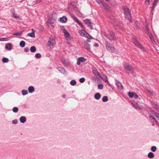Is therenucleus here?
I'll return each mask as SVG.
<instances>
[{"label":"nucleus","mask_w":159,"mask_h":159,"mask_svg":"<svg viewBox=\"0 0 159 159\" xmlns=\"http://www.w3.org/2000/svg\"><path fill=\"white\" fill-rule=\"evenodd\" d=\"M123 9L125 18L128 20L130 23L132 22V21L130 11L129 8H128L126 6H124L123 7Z\"/></svg>","instance_id":"obj_1"},{"label":"nucleus","mask_w":159,"mask_h":159,"mask_svg":"<svg viewBox=\"0 0 159 159\" xmlns=\"http://www.w3.org/2000/svg\"><path fill=\"white\" fill-rule=\"evenodd\" d=\"M133 42L134 45L142 50L146 52V49L144 48L143 46L139 42L137 39V37L134 36L133 38Z\"/></svg>","instance_id":"obj_2"},{"label":"nucleus","mask_w":159,"mask_h":159,"mask_svg":"<svg viewBox=\"0 0 159 159\" xmlns=\"http://www.w3.org/2000/svg\"><path fill=\"white\" fill-rule=\"evenodd\" d=\"M56 43V41L54 38H50L47 42L46 46L49 49H51L53 48Z\"/></svg>","instance_id":"obj_3"},{"label":"nucleus","mask_w":159,"mask_h":159,"mask_svg":"<svg viewBox=\"0 0 159 159\" xmlns=\"http://www.w3.org/2000/svg\"><path fill=\"white\" fill-rule=\"evenodd\" d=\"M103 35L110 40H115L116 39V37L115 34L112 31H111L109 34L106 32H104Z\"/></svg>","instance_id":"obj_4"},{"label":"nucleus","mask_w":159,"mask_h":159,"mask_svg":"<svg viewBox=\"0 0 159 159\" xmlns=\"http://www.w3.org/2000/svg\"><path fill=\"white\" fill-rule=\"evenodd\" d=\"M123 66L126 71H129L130 73H133L134 70V69L129 63L124 62L123 63Z\"/></svg>","instance_id":"obj_5"},{"label":"nucleus","mask_w":159,"mask_h":159,"mask_svg":"<svg viewBox=\"0 0 159 159\" xmlns=\"http://www.w3.org/2000/svg\"><path fill=\"white\" fill-rule=\"evenodd\" d=\"M106 48L107 50L110 52H113L115 53H116L117 52V51L115 48L114 47L112 46L111 44L109 42H106Z\"/></svg>","instance_id":"obj_6"},{"label":"nucleus","mask_w":159,"mask_h":159,"mask_svg":"<svg viewBox=\"0 0 159 159\" xmlns=\"http://www.w3.org/2000/svg\"><path fill=\"white\" fill-rule=\"evenodd\" d=\"M80 34L83 37L87 38L88 39H91L92 37L84 30H81L79 31Z\"/></svg>","instance_id":"obj_7"},{"label":"nucleus","mask_w":159,"mask_h":159,"mask_svg":"<svg viewBox=\"0 0 159 159\" xmlns=\"http://www.w3.org/2000/svg\"><path fill=\"white\" fill-rule=\"evenodd\" d=\"M64 34V37L66 40L67 41H69L70 40L71 36L69 33L65 28L62 30Z\"/></svg>","instance_id":"obj_8"},{"label":"nucleus","mask_w":159,"mask_h":159,"mask_svg":"<svg viewBox=\"0 0 159 159\" xmlns=\"http://www.w3.org/2000/svg\"><path fill=\"white\" fill-rule=\"evenodd\" d=\"M72 18L75 21L78 25L80 26L82 28L84 29V26L82 25V23H81L74 15H72L71 16Z\"/></svg>","instance_id":"obj_9"},{"label":"nucleus","mask_w":159,"mask_h":159,"mask_svg":"<svg viewBox=\"0 0 159 159\" xmlns=\"http://www.w3.org/2000/svg\"><path fill=\"white\" fill-rule=\"evenodd\" d=\"M83 22L85 24L87 25V26L89 27L91 30L93 29L92 23L88 19H85L83 21Z\"/></svg>","instance_id":"obj_10"},{"label":"nucleus","mask_w":159,"mask_h":159,"mask_svg":"<svg viewBox=\"0 0 159 159\" xmlns=\"http://www.w3.org/2000/svg\"><path fill=\"white\" fill-rule=\"evenodd\" d=\"M83 22L85 24L87 25V26L89 27L91 30L93 29L92 23L88 19H85L83 21Z\"/></svg>","instance_id":"obj_11"},{"label":"nucleus","mask_w":159,"mask_h":159,"mask_svg":"<svg viewBox=\"0 0 159 159\" xmlns=\"http://www.w3.org/2000/svg\"><path fill=\"white\" fill-rule=\"evenodd\" d=\"M83 22L85 24L87 25V26L89 27L91 30L93 29L92 23L88 19H85L83 21Z\"/></svg>","instance_id":"obj_12"},{"label":"nucleus","mask_w":159,"mask_h":159,"mask_svg":"<svg viewBox=\"0 0 159 159\" xmlns=\"http://www.w3.org/2000/svg\"><path fill=\"white\" fill-rule=\"evenodd\" d=\"M128 95L129 97L131 98L134 97V98L136 99L138 97V95L134 92H129Z\"/></svg>","instance_id":"obj_13"},{"label":"nucleus","mask_w":159,"mask_h":159,"mask_svg":"<svg viewBox=\"0 0 159 159\" xmlns=\"http://www.w3.org/2000/svg\"><path fill=\"white\" fill-rule=\"evenodd\" d=\"M149 119L152 123V126H154L155 124L157 125V120L153 116H149Z\"/></svg>","instance_id":"obj_14"},{"label":"nucleus","mask_w":159,"mask_h":159,"mask_svg":"<svg viewBox=\"0 0 159 159\" xmlns=\"http://www.w3.org/2000/svg\"><path fill=\"white\" fill-rule=\"evenodd\" d=\"M132 104L133 107L136 109L139 110L141 109H142V107L139 105L138 103L137 102H136L134 101H132Z\"/></svg>","instance_id":"obj_15"},{"label":"nucleus","mask_w":159,"mask_h":159,"mask_svg":"<svg viewBox=\"0 0 159 159\" xmlns=\"http://www.w3.org/2000/svg\"><path fill=\"white\" fill-rule=\"evenodd\" d=\"M100 6L103 7L106 11H108L110 10V7L104 2L102 3Z\"/></svg>","instance_id":"obj_16"},{"label":"nucleus","mask_w":159,"mask_h":159,"mask_svg":"<svg viewBox=\"0 0 159 159\" xmlns=\"http://www.w3.org/2000/svg\"><path fill=\"white\" fill-rule=\"evenodd\" d=\"M116 84L117 87L120 89H122L123 88V87L122 84L119 81L115 80Z\"/></svg>","instance_id":"obj_17"},{"label":"nucleus","mask_w":159,"mask_h":159,"mask_svg":"<svg viewBox=\"0 0 159 159\" xmlns=\"http://www.w3.org/2000/svg\"><path fill=\"white\" fill-rule=\"evenodd\" d=\"M47 23L48 26L50 28L53 27L54 26V23L51 20H49L48 21Z\"/></svg>","instance_id":"obj_18"},{"label":"nucleus","mask_w":159,"mask_h":159,"mask_svg":"<svg viewBox=\"0 0 159 159\" xmlns=\"http://www.w3.org/2000/svg\"><path fill=\"white\" fill-rule=\"evenodd\" d=\"M93 73L95 75L99 76L100 75V73L98 72V70L95 68H93L92 69Z\"/></svg>","instance_id":"obj_19"},{"label":"nucleus","mask_w":159,"mask_h":159,"mask_svg":"<svg viewBox=\"0 0 159 159\" xmlns=\"http://www.w3.org/2000/svg\"><path fill=\"white\" fill-rule=\"evenodd\" d=\"M60 21L62 23H65L67 21V18L66 16H63L60 18Z\"/></svg>","instance_id":"obj_20"},{"label":"nucleus","mask_w":159,"mask_h":159,"mask_svg":"<svg viewBox=\"0 0 159 159\" xmlns=\"http://www.w3.org/2000/svg\"><path fill=\"white\" fill-rule=\"evenodd\" d=\"M159 1V0H154V2L152 4V11L153 10L155 7L157 5L158 2Z\"/></svg>","instance_id":"obj_21"},{"label":"nucleus","mask_w":159,"mask_h":159,"mask_svg":"<svg viewBox=\"0 0 159 159\" xmlns=\"http://www.w3.org/2000/svg\"><path fill=\"white\" fill-rule=\"evenodd\" d=\"M84 46L85 49L90 50V47L89 44L86 41L84 42Z\"/></svg>","instance_id":"obj_22"},{"label":"nucleus","mask_w":159,"mask_h":159,"mask_svg":"<svg viewBox=\"0 0 159 159\" xmlns=\"http://www.w3.org/2000/svg\"><path fill=\"white\" fill-rule=\"evenodd\" d=\"M32 32L29 33L28 34V36H30L31 37L34 38L35 37V35L34 34L35 31L33 29H32Z\"/></svg>","instance_id":"obj_23"},{"label":"nucleus","mask_w":159,"mask_h":159,"mask_svg":"<svg viewBox=\"0 0 159 159\" xmlns=\"http://www.w3.org/2000/svg\"><path fill=\"white\" fill-rule=\"evenodd\" d=\"M20 120L21 123H24L26 121V118L25 116H22L20 118Z\"/></svg>","instance_id":"obj_24"},{"label":"nucleus","mask_w":159,"mask_h":159,"mask_svg":"<svg viewBox=\"0 0 159 159\" xmlns=\"http://www.w3.org/2000/svg\"><path fill=\"white\" fill-rule=\"evenodd\" d=\"M11 44L10 43H8L5 45V48L6 49H8L10 51L11 50Z\"/></svg>","instance_id":"obj_25"},{"label":"nucleus","mask_w":159,"mask_h":159,"mask_svg":"<svg viewBox=\"0 0 159 159\" xmlns=\"http://www.w3.org/2000/svg\"><path fill=\"white\" fill-rule=\"evenodd\" d=\"M58 70L62 73L65 74L66 73V71L64 69L61 67H58Z\"/></svg>","instance_id":"obj_26"},{"label":"nucleus","mask_w":159,"mask_h":159,"mask_svg":"<svg viewBox=\"0 0 159 159\" xmlns=\"http://www.w3.org/2000/svg\"><path fill=\"white\" fill-rule=\"evenodd\" d=\"M94 98L96 100H99L101 98V95L99 93H97L94 95Z\"/></svg>","instance_id":"obj_27"},{"label":"nucleus","mask_w":159,"mask_h":159,"mask_svg":"<svg viewBox=\"0 0 159 159\" xmlns=\"http://www.w3.org/2000/svg\"><path fill=\"white\" fill-rule=\"evenodd\" d=\"M151 112L152 114H153L157 118V119H159V114L156 112L152 110L151 111Z\"/></svg>","instance_id":"obj_28"},{"label":"nucleus","mask_w":159,"mask_h":159,"mask_svg":"<svg viewBox=\"0 0 159 159\" xmlns=\"http://www.w3.org/2000/svg\"><path fill=\"white\" fill-rule=\"evenodd\" d=\"M101 79L102 80L105 82H108L107 77L105 75H103L101 77Z\"/></svg>","instance_id":"obj_29"},{"label":"nucleus","mask_w":159,"mask_h":159,"mask_svg":"<svg viewBox=\"0 0 159 159\" xmlns=\"http://www.w3.org/2000/svg\"><path fill=\"white\" fill-rule=\"evenodd\" d=\"M28 90L29 93H32L34 91V89L33 86H30L28 88Z\"/></svg>","instance_id":"obj_30"},{"label":"nucleus","mask_w":159,"mask_h":159,"mask_svg":"<svg viewBox=\"0 0 159 159\" xmlns=\"http://www.w3.org/2000/svg\"><path fill=\"white\" fill-rule=\"evenodd\" d=\"M148 158H152L154 157V154L151 152H149L148 155Z\"/></svg>","instance_id":"obj_31"},{"label":"nucleus","mask_w":159,"mask_h":159,"mask_svg":"<svg viewBox=\"0 0 159 159\" xmlns=\"http://www.w3.org/2000/svg\"><path fill=\"white\" fill-rule=\"evenodd\" d=\"M30 51L32 52H35L36 50V47L34 46H32L30 48Z\"/></svg>","instance_id":"obj_32"},{"label":"nucleus","mask_w":159,"mask_h":159,"mask_svg":"<svg viewBox=\"0 0 159 159\" xmlns=\"http://www.w3.org/2000/svg\"><path fill=\"white\" fill-rule=\"evenodd\" d=\"M62 63L66 66L69 65V62L67 60H61Z\"/></svg>","instance_id":"obj_33"},{"label":"nucleus","mask_w":159,"mask_h":159,"mask_svg":"<svg viewBox=\"0 0 159 159\" xmlns=\"http://www.w3.org/2000/svg\"><path fill=\"white\" fill-rule=\"evenodd\" d=\"M25 43L24 41H21L20 42V46L21 47L23 48L25 46Z\"/></svg>","instance_id":"obj_34"},{"label":"nucleus","mask_w":159,"mask_h":159,"mask_svg":"<svg viewBox=\"0 0 159 159\" xmlns=\"http://www.w3.org/2000/svg\"><path fill=\"white\" fill-rule=\"evenodd\" d=\"M13 15L12 17L13 18L16 19L18 20H22V19L20 18V17L19 16H16L15 15L16 14L15 13H13Z\"/></svg>","instance_id":"obj_35"},{"label":"nucleus","mask_w":159,"mask_h":159,"mask_svg":"<svg viewBox=\"0 0 159 159\" xmlns=\"http://www.w3.org/2000/svg\"><path fill=\"white\" fill-rule=\"evenodd\" d=\"M153 105L154 108H155L157 111L159 112V105L155 104H153Z\"/></svg>","instance_id":"obj_36"},{"label":"nucleus","mask_w":159,"mask_h":159,"mask_svg":"<svg viewBox=\"0 0 159 159\" xmlns=\"http://www.w3.org/2000/svg\"><path fill=\"white\" fill-rule=\"evenodd\" d=\"M108 98L107 96H104L102 98V101L106 102L108 101Z\"/></svg>","instance_id":"obj_37"},{"label":"nucleus","mask_w":159,"mask_h":159,"mask_svg":"<svg viewBox=\"0 0 159 159\" xmlns=\"http://www.w3.org/2000/svg\"><path fill=\"white\" fill-rule=\"evenodd\" d=\"M23 31H21L20 32H17L16 33H13V35H18L20 36H21L22 35V32Z\"/></svg>","instance_id":"obj_38"},{"label":"nucleus","mask_w":159,"mask_h":159,"mask_svg":"<svg viewBox=\"0 0 159 159\" xmlns=\"http://www.w3.org/2000/svg\"><path fill=\"white\" fill-rule=\"evenodd\" d=\"M96 2L99 5L101 6L104 1H102V0H97L96 1Z\"/></svg>","instance_id":"obj_39"},{"label":"nucleus","mask_w":159,"mask_h":159,"mask_svg":"<svg viewBox=\"0 0 159 159\" xmlns=\"http://www.w3.org/2000/svg\"><path fill=\"white\" fill-rule=\"evenodd\" d=\"M22 94L23 95H25L27 94L28 93V91L27 90H23L21 91Z\"/></svg>","instance_id":"obj_40"},{"label":"nucleus","mask_w":159,"mask_h":159,"mask_svg":"<svg viewBox=\"0 0 159 159\" xmlns=\"http://www.w3.org/2000/svg\"><path fill=\"white\" fill-rule=\"evenodd\" d=\"M35 57L37 59H39L41 57V56L40 53H37L35 55Z\"/></svg>","instance_id":"obj_41"},{"label":"nucleus","mask_w":159,"mask_h":159,"mask_svg":"<svg viewBox=\"0 0 159 159\" xmlns=\"http://www.w3.org/2000/svg\"><path fill=\"white\" fill-rule=\"evenodd\" d=\"M76 84V81L75 80H72L70 82V84L71 85L74 86Z\"/></svg>","instance_id":"obj_42"},{"label":"nucleus","mask_w":159,"mask_h":159,"mask_svg":"<svg viewBox=\"0 0 159 159\" xmlns=\"http://www.w3.org/2000/svg\"><path fill=\"white\" fill-rule=\"evenodd\" d=\"M148 36L151 40L154 39L153 37V36L151 33L150 32H148Z\"/></svg>","instance_id":"obj_43"},{"label":"nucleus","mask_w":159,"mask_h":159,"mask_svg":"<svg viewBox=\"0 0 159 159\" xmlns=\"http://www.w3.org/2000/svg\"><path fill=\"white\" fill-rule=\"evenodd\" d=\"M148 36L151 40L154 39L153 37V36L151 33L150 32H148Z\"/></svg>","instance_id":"obj_44"},{"label":"nucleus","mask_w":159,"mask_h":159,"mask_svg":"<svg viewBox=\"0 0 159 159\" xmlns=\"http://www.w3.org/2000/svg\"><path fill=\"white\" fill-rule=\"evenodd\" d=\"M157 147L155 146H153L151 148V150L153 152H155L156 151Z\"/></svg>","instance_id":"obj_45"},{"label":"nucleus","mask_w":159,"mask_h":159,"mask_svg":"<svg viewBox=\"0 0 159 159\" xmlns=\"http://www.w3.org/2000/svg\"><path fill=\"white\" fill-rule=\"evenodd\" d=\"M12 110L14 112L16 113L18 112V107H14L13 108Z\"/></svg>","instance_id":"obj_46"},{"label":"nucleus","mask_w":159,"mask_h":159,"mask_svg":"<svg viewBox=\"0 0 159 159\" xmlns=\"http://www.w3.org/2000/svg\"><path fill=\"white\" fill-rule=\"evenodd\" d=\"M85 81V79L84 77L81 78L79 79V81L81 83L84 82Z\"/></svg>","instance_id":"obj_47"},{"label":"nucleus","mask_w":159,"mask_h":159,"mask_svg":"<svg viewBox=\"0 0 159 159\" xmlns=\"http://www.w3.org/2000/svg\"><path fill=\"white\" fill-rule=\"evenodd\" d=\"M98 88L99 89H103V85L102 84H98Z\"/></svg>","instance_id":"obj_48"},{"label":"nucleus","mask_w":159,"mask_h":159,"mask_svg":"<svg viewBox=\"0 0 159 159\" xmlns=\"http://www.w3.org/2000/svg\"><path fill=\"white\" fill-rule=\"evenodd\" d=\"M7 41V38H0V41Z\"/></svg>","instance_id":"obj_49"},{"label":"nucleus","mask_w":159,"mask_h":159,"mask_svg":"<svg viewBox=\"0 0 159 159\" xmlns=\"http://www.w3.org/2000/svg\"><path fill=\"white\" fill-rule=\"evenodd\" d=\"M85 60H78L77 64L78 65H80V62H84Z\"/></svg>","instance_id":"obj_50"},{"label":"nucleus","mask_w":159,"mask_h":159,"mask_svg":"<svg viewBox=\"0 0 159 159\" xmlns=\"http://www.w3.org/2000/svg\"><path fill=\"white\" fill-rule=\"evenodd\" d=\"M150 0H146L145 1V4L146 5H149L150 4Z\"/></svg>","instance_id":"obj_51"},{"label":"nucleus","mask_w":159,"mask_h":159,"mask_svg":"<svg viewBox=\"0 0 159 159\" xmlns=\"http://www.w3.org/2000/svg\"><path fill=\"white\" fill-rule=\"evenodd\" d=\"M17 120H14L12 121V123L13 124H16L17 123Z\"/></svg>","instance_id":"obj_52"},{"label":"nucleus","mask_w":159,"mask_h":159,"mask_svg":"<svg viewBox=\"0 0 159 159\" xmlns=\"http://www.w3.org/2000/svg\"><path fill=\"white\" fill-rule=\"evenodd\" d=\"M151 41L152 43L154 45H155L156 44V43L154 39H152V40H151Z\"/></svg>","instance_id":"obj_53"},{"label":"nucleus","mask_w":159,"mask_h":159,"mask_svg":"<svg viewBox=\"0 0 159 159\" xmlns=\"http://www.w3.org/2000/svg\"><path fill=\"white\" fill-rule=\"evenodd\" d=\"M145 29H146V30L148 32H148H150L148 26H146Z\"/></svg>","instance_id":"obj_54"},{"label":"nucleus","mask_w":159,"mask_h":159,"mask_svg":"<svg viewBox=\"0 0 159 159\" xmlns=\"http://www.w3.org/2000/svg\"><path fill=\"white\" fill-rule=\"evenodd\" d=\"M29 51V49L28 48H26L24 49V51L25 52H28Z\"/></svg>","instance_id":"obj_55"},{"label":"nucleus","mask_w":159,"mask_h":159,"mask_svg":"<svg viewBox=\"0 0 159 159\" xmlns=\"http://www.w3.org/2000/svg\"><path fill=\"white\" fill-rule=\"evenodd\" d=\"M77 60H86V59L84 58V57H80L78 58Z\"/></svg>","instance_id":"obj_56"},{"label":"nucleus","mask_w":159,"mask_h":159,"mask_svg":"<svg viewBox=\"0 0 159 159\" xmlns=\"http://www.w3.org/2000/svg\"><path fill=\"white\" fill-rule=\"evenodd\" d=\"M148 91L151 94H152L153 93V91L151 90H148Z\"/></svg>","instance_id":"obj_57"},{"label":"nucleus","mask_w":159,"mask_h":159,"mask_svg":"<svg viewBox=\"0 0 159 159\" xmlns=\"http://www.w3.org/2000/svg\"><path fill=\"white\" fill-rule=\"evenodd\" d=\"M94 46L97 47L98 46V44L97 43H94Z\"/></svg>","instance_id":"obj_58"},{"label":"nucleus","mask_w":159,"mask_h":159,"mask_svg":"<svg viewBox=\"0 0 159 159\" xmlns=\"http://www.w3.org/2000/svg\"><path fill=\"white\" fill-rule=\"evenodd\" d=\"M9 60H2L3 63H7L8 62Z\"/></svg>","instance_id":"obj_59"},{"label":"nucleus","mask_w":159,"mask_h":159,"mask_svg":"<svg viewBox=\"0 0 159 159\" xmlns=\"http://www.w3.org/2000/svg\"><path fill=\"white\" fill-rule=\"evenodd\" d=\"M2 60H8V59L5 57H3L2 59Z\"/></svg>","instance_id":"obj_60"},{"label":"nucleus","mask_w":159,"mask_h":159,"mask_svg":"<svg viewBox=\"0 0 159 159\" xmlns=\"http://www.w3.org/2000/svg\"><path fill=\"white\" fill-rule=\"evenodd\" d=\"M62 97L64 98H65V95L64 94H63L62 96Z\"/></svg>","instance_id":"obj_61"},{"label":"nucleus","mask_w":159,"mask_h":159,"mask_svg":"<svg viewBox=\"0 0 159 159\" xmlns=\"http://www.w3.org/2000/svg\"><path fill=\"white\" fill-rule=\"evenodd\" d=\"M90 39H88L87 40L88 42H90Z\"/></svg>","instance_id":"obj_62"},{"label":"nucleus","mask_w":159,"mask_h":159,"mask_svg":"<svg viewBox=\"0 0 159 159\" xmlns=\"http://www.w3.org/2000/svg\"><path fill=\"white\" fill-rule=\"evenodd\" d=\"M105 1L106 2H108L109 1V0H105Z\"/></svg>","instance_id":"obj_63"}]
</instances>
